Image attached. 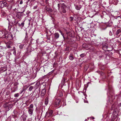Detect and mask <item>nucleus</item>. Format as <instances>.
I'll return each mask as SVG.
<instances>
[{
    "label": "nucleus",
    "instance_id": "obj_36",
    "mask_svg": "<svg viewBox=\"0 0 121 121\" xmlns=\"http://www.w3.org/2000/svg\"><path fill=\"white\" fill-rule=\"evenodd\" d=\"M109 35L110 36H112V32L110 31H109Z\"/></svg>",
    "mask_w": 121,
    "mask_h": 121
},
{
    "label": "nucleus",
    "instance_id": "obj_20",
    "mask_svg": "<svg viewBox=\"0 0 121 121\" xmlns=\"http://www.w3.org/2000/svg\"><path fill=\"white\" fill-rule=\"evenodd\" d=\"M48 97L46 98L45 101V104L46 105H47L48 104Z\"/></svg>",
    "mask_w": 121,
    "mask_h": 121
},
{
    "label": "nucleus",
    "instance_id": "obj_41",
    "mask_svg": "<svg viewBox=\"0 0 121 121\" xmlns=\"http://www.w3.org/2000/svg\"><path fill=\"white\" fill-rule=\"evenodd\" d=\"M7 47L8 48H11V46L9 45H8L7 46Z\"/></svg>",
    "mask_w": 121,
    "mask_h": 121
},
{
    "label": "nucleus",
    "instance_id": "obj_39",
    "mask_svg": "<svg viewBox=\"0 0 121 121\" xmlns=\"http://www.w3.org/2000/svg\"><path fill=\"white\" fill-rule=\"evenodd\" d=\"M37 6L36 5V6H35L33 8L34 9H35L37 8Z\"/></svg>",
    "mask_w": 121,
    "mask_h": 121
},
{
    "label": "nucleus",
    "instance_id": "obj_25",
    "mask_svg": "<svg viewBox=\"0 0 121 121\" xmlns=\"http://www.w3.org/2000/svg\"><path fill=\"white\" fill-rule=\"evenodd\" d=\"M75 8L77 10H79L81 8V7L80 5L78 6L76 5L75 6Z\"/></svg>",
    "mask_w": 121,
    "mask_h": 121
},
{
    "label": "nucleus",
    "instance_id": "obj_23",
    "mask_svg": "<svg viewBox=\"0 0 121 121\" xmlns=\"http://www.w3.org/2000/svg\"><path fill=\"white\" fill-rule=\"evenodd\" d=\"M1 15L5 16L6 15V13L3 11V10H1Z\"/></svg>",
    "mask_w": 121,
    "mask_h": 121
},
{
    "label": "nucleus",
    "instance_id": "obj_18",
    "mask_svg": "<svg viewBox=\"0 0 121 121\" xmlns=\"http://www.w3.org/2000/svg\"><path fill=\"white\" fill-rule=\"evenodd\" d=\"M33 110L31 109H28V112L29 114L30 115V116L32 115L33 114Z\"/></svg>",
    "mask_w": 121,
    "mask_h": 121
},
{
    "label": "nucleus",
    "instance_id": "obj_16",
    "mask_svg": "<svg viewBox=\"0 0 121 121\" xmlns=\"http://www.w3.org/2000/svg\"><path fill=\"white\" fill-rule=\"evenodd\" d=\"M18 84L19 83L17 82L13 84V85L15 87L14 88H15L16 89V90H17V89L18 87Z\"/></svg>",
    "mask_w": 121,
    "mask_h": 121
},
{
    "label": "nucleus",
    "instance_id": "obj_14",
    "mask_svg": "<svg viewBox=\"0 0 121 121\" xmlns=\"http://www.w3.org/2000/svg\"><path fill=\"white\" fill-rule=\"evenodd\" d=\"M46 91V90L44 89H43L42 90L41 94V96L42 97H43L44 96L45 94Z\"/></svg>",
    "mask_w": 121,
    "mask_h": 121
},
{
    "label": "nucleus",
    "instance_id": "obj_47",
    "mask_svg": "<svg viewBox=\"0 0 121 121\" xmlns=\"http://www.w3.org/2000/svg\"><path fill=\"white\" fill-rule=\"evenodd\" d=\"M27 14V13H26V14Z\"/></svg>",
    "mask_w": 121,
    "mask_h": 121
},
{
    "label": "nucleus",
    "instance_id": "obj_12",
    "mask_svg": "<svg viewBox=\"0 0 121 121\" xmlns=\"http://www.w3.org/2000/svg\"><path fill=\"white\" fill-rule=\"evenodd\" d=\"M26 7V6H24V7L21 8L20 9V11H19V12H20L22 13H23L25 11Z\"/></svg>",
    "mask_w": 121,
    "mask_h": 121
},
{
    "label": "nucleus",
    "instance_id": "obj_3",
    "mask_svg": "<svg viewBox=\"0 0 121 121\" xmlns=\"http://www.w3.org/2000/svg\"><path fill=\"white\" fill-rule=\"evenodd\" d=\"M13 106L12 104L6 102L4 105V107L7 110H9Z\"/></svg>",
    "mask_w": 121,
    "mask_h": 121
},
{
    "label": "nucleus",
    "instance_id": "obj_22",
    "mask_svg": "<svg viewBox=\"0 0 121 121\" xmlns=\"http://www.w3.org/2000/svg\"><path fill=\"white\" fill-rule=\"evenodd\" d=\"M54 35L55 38L56 39H58L59 36V34L58 33H56L54 34Z\"/></svg>",
    "mask_w": 121,
    "mask_h": 121
},
{
    "label": "nucleus",
    "instance_id": "obj_24",
    "mask_svg": "<svg viewBox=\"0 0 121 121\" xmlns=\"http://www.w3.org/2000/svg\"><path fill=\"white\" fill-rule=\"evenodd\" d=\"M13 54L15 56H16V50L15 49V47H14L13 49Z\"/></svg>",
    "mask_w": 121,
    "mask_h": 121
},
{
    "label": "nucleus",
    "instance_id": "obj_46",
    "mask_svg": "<svg viewBox=\"0 0 121 121\" xmlns=\"http://www.w3.org/2000/svg\"><path fill=\"white\" fill-rule=\"evenodd\" d=\"M60 33H61V32L60 31Z\"/></svg>",
    "mask_w": 121,
    "mask_h": 121
},
{
    "label": "nucleus",
    "instance_id": "obj_17",
    "mask_svg": "<svg viewBox=\"0 0 121 121\" xmlns=\"http://www.w3.org/2000/svg\"><path fill=\"white\" fill-rule=\"evenodd\" d=\"M23 2H24V3H26V4L27 5L28 3L27 0H22L20 2L19 4H22L23 3Z\"/></svg>",
    "mask_w": 121,
    "mask_h": 121
},
{
    "label": "nucleus",
    "instance_id": "obj_9",
    "mask_svg": "<svg viewBox=\"0 0 121 121\" xmlns=\"http://www.w3.org/2000/svg\"><path fill=\"white\" fill-rule=\"evenodd\" d=\"M6 37L4 32L2 31H0V38H4Z\"/></svg>",
    "mask_w": 121,
    "mask_h": 121
},
{
    "label": "nucleus",
    "instance_id": "obj_5",
    "mask_svg": "<svg viewBox=\"0 0 121 121\" xmlns=\"http://www.w3.org/2000/svg\"><path fill=\"white\" fill-rule=\"evenodd\" d=\"M53 111L51 110L48 111L46 113V116L48 117H50L52 116Z\"/></svg>",
    "mask_w": 121,
    "mask_h": 121
},
{
    "label": "nucleus",
    "instance_id": "obj_26",
    "mask_svg": "<svg viewBox=\"0 0 121 121\" xmlns=\"http://www.w3.org/2000/svg\"><path fill=\"white\" fill-rule=\"evenodd\" d=\"M33 105L32 104H31L30 105L29 107L28 108V109H31L33 110Z\"/></svg>",
    "mask_w": 121,
    "mask_h": 121
},
{
    "label": "nucleus",
    "instance_id": "obj_29",
    "mask_svg": "<svg viewBox=\"0 0 121 121\" xmlns=\"http://www.w3.org/2000/svg\"><path fill=\"white\" fill-rule=\"evenodd\" d=\"M27 49L30 52H31L33 50V49H32V48L31 47H30L28 48Z\"/></svg>",
    "mask_w": 121,
    "mask_h": 121
},
{
    "label": "nucleus",
    "instance_id": "obj_8",
    "mask_svg": "<svg viewBox=\"0 0 121 121\" xmlns=\"http://www.w3.org/2000/svg\"><path fill=\"white\" fill-rule=\"evenodd\" d=\"M45 9L49 13L51 14L52 12V9L51 8H48L47 6L45 8Z\"/></svg>",
    "mask_w": 121,
    "mask_h": 121
},
{
    "label": "nucleus",
    "instance_id": "obj_42",
    "mask_svg": "<svg viewBox=\"0 0 121 121\" xmlns=\"http://www.w3.org/2000/svg\"><path fill=\"white\" fill-rule=\"evenodd\" d=\"M14 89H15L14 90L12 91V92H14L17 90H16V89L15 88H14Z\"/></svg>",
    "mask_w": 121,
    "mask_h": 121
},
{
    "label": "nucleus",
    "instance_id": "obj_37",
    "mask_svg": "<svg viewBox=\"0 0 121 121\" xmlns=\"http://www.w3.org/2000/svg\"><path fill=\"white\" fill-rule=\"evenodd\" d=\"M7 1L9 2H12L13 0H7Z\"/></svg>",
    "mask_w": 121,
    "mask_h": 121
},
{
    "label": "nucleus",
    "instance_id": "obj_2",
    "mask_svg": "<svg viewBox=\"0 0 121 121\" xmlns=\"http://www.w3.org/2000/svg\"><path fill=\"white\" fill-rule=\"evenodd\" d=\"M9 6L6 1L4 0L0 2V9H2L4 7H8Z\"/></svg>",
    "mask_w": 121,
    "mask_h": 121
},
{
    "label": "nucleus",
    "instance_id": "obj_27",
    "mask_svg": "<svg viewBox=\"0 0 121 121\" xmlns=\"http://www.w3.org/2000/svg\"><path fill=\"white\" fill-rule=\"evenodd\" d=\"M30 53L31 52L30 51L27 49V51H26V54L27 56H28L30 54Z\"/></svg>",
    "mask_w": 121,
    "mask_h": 121
},
{
    "label": "nucleus",
    "instance_id": "obj_19",
    "mask_svg": "<svg viewBox=\"0 0 121 121\" xmlns=\"http://www.w3.org/2000/svg\"><path fill=\"white\" fill-rule=\"evenodd\" d=\"M121 33V30L119 29L117 30L116 33V35L118 36H120V33Z\"/></svg>",
    "mask_w": 121,
    "mask_h": 121
},
{
    "label": "nucleus",
    "instance_id": "obj_45",
    "mask_svg": "<svg viewBox=\"0 0 121 121\" xmlns=\"http://www.w3.org/2000/svg\"><path fill=\"white\" fill-rule=\"evenodd\" d=\"M47 121H51L50 120H48Z\"/></svg>",
    "mask_w": 121,
    "mask_h": 121
},
{
    "label": "nucleus",
    "instance_id": "obj_13",
    "mask_svg": "<svg viewBox=\"0 0 121 121\" xmlns=\"http://www.w3.org/2000/svg\"><path fill=\"white\" fill-rule=\"evenodd\" d=\"M69 59L71 60H73L74 59L73 55L72 53H70L69 54Z\"/></svg>",
    "mask_w": 121,
    "mask_h": 121
},
{
    "label": "nucleus",
    "instance_id": "obj_35",
    "mask_svg": "<svg viewBox=\"0 0 121 121\" xmlns=\"http://www.w3.org/2000/svg\"><path fill=\"white\" fill-rule=\"evenodd\" d=\"M65 81V79L64 78H63L62 79L61 82H62L64 83Z\"/></svg>",
    "mask_w": 121,
    "mask_h": 121
},
{
    "label": "nucleus",
    "instance_id": "obj_10",
    "mask_svg": "<svg viewBox=\"0 0 121 121\" xmlns=\"http://www.w3.org/2000/svg\"><path fill=\"white\" fill-rule=\"evenodd\" d=\"M26 45V44H20L19 45V47L20 49L22 50L23 49Z\"/></svg>",
    "mask_w": 121,
    "mask_h": 121
},
{
    "label": "nucleus",
    "instance_id": "obj_31",
    "mask_svg": "<svg viewBox=\"0 0 121 121\" xmlns=\"http://www.w3.org/2000/svg\"><path fill=\"white\" fill-rule=\"evenodd\" d=\"M4 53L3 52H1L0 53V58L1 57L3 56L4 55Z\"/></svg>",
    "mask_w": 121,
    "mask_h": 121
},
{
    "label": "nucleus",
    "instance_id": "obj_7",
    "mask_svg": "<svg viewBox=\"0 0 121 121\" xmlns=\"http://www.w3.org/2000/svg\"><path fill=\"white\" fill-rule=\"evenodd\" d=\"M22 13L20 12H18L16 14V17L18 19H21L22 16Z\"/></svg>",
    "mask_w": 121,
    "mask_h": 121
},
{
    "label": "nucleus",
    "instance_id": "obj_15",
    "mask_svg": "<svg viewBox=\"0 0 121 121\" xmlns=\"http://www.w3.org/2000/svg\"><path fill=\"white\" fill-rule=\"evenodd\" d=\"M40 84L39 82H37L36 83L35 85L34 86V88H35V89H36L39 87Z\"/></svg>",
    "mask_w": 121,
    "mask_h": 121
},
{
    "label": "nucleus",
    "instance_id": "obj_43",
    "mask_svg": "<svg viewBox=\"0 0 121 121\" xmlns=\"http://www.w3.org/2000/svg\"><path fill=\"white\" fill-rule=\"evenodd\" d=\"M29 0L31 1H33L35 0Z\"/></svg>",
    "mask_w": 121,
    "mask_h": 121
},
{
    "label": "nucleus",
    "instance_id": "obj_32",
    "mask_svg": "<svg viewBox=\"0 0 121 121\" xmlns=\"http://www.w3.org/2000/svg\"><path fill=\"white\" fill-rule=\"evenodd\" d=\"M33 88V87L32 86H30L29 88V90L30 91H31Z\"/></svg>",
    "mask_w": 121,
    "mask_h": 121
},
{
    "label": "nucleus",
    "instance_id": "obj_11",
    "mask_svg": "<svg viewBox=\"0 0 121 121\" xmlns=\"http://www.w3.org/2000/svg\"><path fill=\"white\" fill-rule=\"evenodd\" d=\"M21 121H25L26 120V116L24 114H23L21 117Z\"/></svg>",
    "mask_w": 121,
    "mask_h": 121
},
{
    "label": "nucleus",
    "instance_id": "obj_38",
    "mask_svg": "<svg viewBox=\"0 0 121 121\" xmlns=\"http://www.w3.org/2000/svg\"><path fill=\"white\" fill-rule=\"evenodd\" d=\"M49 0H46L45 1V2L47 4H48V1Z\"/></svg>",
    "mask_w": 121,
    "mask_h": 121
},
{
    "label": "nucleus",
    "instance_id": "obj_28",
    "mask_svg": "<svg viewBox=\"0 0 121 121\" xmlns=\"http://www.w3.org/2000/svg\"><path fill=\"white\" fill-rule=\"evenodd\" d=\"M24 22H23L21 23V24H19V26L22 27H23L24 26Z\"/></svg>",
    "mask_w": 121,
    "mask_h": 121
},
{
    "label": "nucleus",
    "instance_id": "obj_49",
    "mask_svg": "<svg viewBox=\"0 0 121 121\" xmlns=\"http://www.w3.org/2000/svg\"><path fill=\"white\" fill-rule=\"evenodd\" d=\"M6 94H7V93H6Z\"/></svg>",
    "mask_w": 121,
    "mask_h": 121
},
{
    "label": "nucleus",
    "instance_id": "obj_34",
    "mask_svg": "<svg viewBox=\"0 0 121 121\" xmlns=\"http://www.w3.org/2000/svg\"><path fill=\"white\" fill-rule=\"evenodd\" d=\"M85 56V54L84 53L80 55V56L81 57H83Z\"/></svg>",
    "mask_w": 121,
    "mask_h": 121
},
{
    "label": "nucleus",
    "instance_id": "obj_44",
    "mask_svg": "<svg viewBox=\"0 0 121 121\" xmlns=\"http://www.w3.org/2000/svg\"><path fill=\"white\" fill-rule=\"evenodd\" d=\"M24 90V89H23L22 91L21 92V93H22L23 92V91Z\"/></svg>",
    "mask_w": 121,
    "mask_h": 121
},
{
    "label": "nucleus",
    "instance_id": "obj_4",
    "mask_svg": "<svg viewBox=\"0 0 121 121\" xmlns=\"http://www.w3.org/2000/svg\"><path fill=\"white\" fill-rule=\"evenodd\" d=\"M61 103L60 100L59 99H55L54 105L55 107H57L59 106Z\"/></svg>",
    "mask_w": 121,
    "mask_h": 121
},
{
    "label": "nucleus",
    "instance_id": "obj_6",
    "mask_svg": "<svg viewBox=\"0 0 121 121\" xmlns=\"http://www.w3.org/2000/svg\"><path fill=\"white\" fill-rule=\"evenodd\" d=\"M7 19L8 20L9 22L11 23L12 25L15 23V19L13 17H12L11 19L8 18Z\"/></svg>",
    "mask_w": 121,
    "mask_h": 121
},
{
    "label": "nucleus",
    "instance_id": "obj_48",
    "mask_svg": "<svg viewBox=\"0 0 121 121\" xmlns=\"http://www.w3.org/2000/svg\"><path fill=\"white\" fill-rule=\"evenodd\" d=\"M6 95H8V94H6Z\"/></svg>",
    "mask_w": 121,
    "mask_h": 121
},
{
    "label": "nucleus",
    "instance_id": "obj_40",
    "mask_svg": "<svg viewBox=\"0 0 121 121\" xmlns=\"http://www.w3.org/2000/svg\"><path fill=\"white\" fill-rule=\"evenodd\" d=\"M35 41V40H32L31 41V43L32 44H33V41Z\"/></svg>",
    "mask_w": 121,
    "mask_h": 121
},
{
    "label": "nucleus",
    "instance_id": "obj_30",
    "mask_svg": "<svg viewBox=\"0 0 121 121\" xmlns=\"http://www.w3.org/2000/svg\"><path fill=\"white\" fill-rule=\"evenodd\" d=\"M19 94L18 93L15 94L14 95V96L15 97H18L19 96Z\"/></svg>",
    "mask_w": 121,
    "mask_h": 121
},
{
    "label": "nucleus",
    "instance_id": "obj_1",
    "mask_svg": "<svg viewBox=\"0 0 121 121\" xmlns=\"http://www.w3.org/2000/svg\"><path fill=\"white\" fill-rule=\"evenodd\" d=\"M58 9L59 11L62 12L63 13H65L66 12L65 9L66 6L64 3L59 4H58Z\"/></svg>",
    "mask_w": 121,
    "mask_h": 121
},
{
    "label": "nucleus",
    "instance_id": "obj_33",
    "mask_svg": "<svg viewBox=\"0 0 121 121\" xmlns=\"http://www.w3.org/2000/svg\"><path fill=\"white\" fill-rule=\"evenodd\" d=\"M69 20L71 22H72L73 21V18L72 17H70L69 19Z\"/></svg>",
    "mask_w": 121,
    "mask_h": 121
},
{
    "label": "nucleus",
    "instance_id": "obj_21",
    "mask_svg": "<svg viewBox=\"0 0 121 121\" xmlns=\"http://www.w3.org/2000/svg\"><path fill=\"white\" fill-rule=\"evenodd\" d=\"M102 45L104 48H108L107 44L106 43H103Z\"/></svg>",
    "mask_w": 121,
    "mask_h": 121
}]
</instances>
